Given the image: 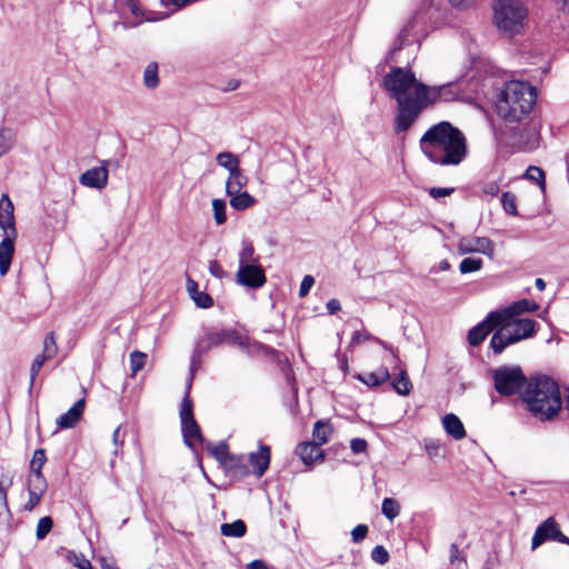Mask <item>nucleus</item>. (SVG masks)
<instances>
[{
	"label": "nucleus",
	"mask_w": 569,
	"mask_h": 569,
	"mask_svg": "<svg viewBox=\"0 0 569 569\" xmlns=\"http://www.w3.org/2000/svg\"><path fill=\"white\" fill-rule=\"evenodd\" d=\"M271 450L269 446L260 445L256 452L249 455V462L252 467V472L257 477H261L270 465Z\"/></svg>",
	"instance_id": "16"
},
{
	"label": "nucleus",
	"mask_w": 569,
	"mask_h": 569,
	"mask_svg": "<svg viewBox=\"0 0 569 569\" xmlns=\"http://www.w3.org/2000/svg\"><path fill=\"white\" fill-rule=\"evenodd\" d=\"M28 493H29V500L24 505V509L28 511H31L39 505V502L41 501L42 495H40L38 492H32V491H28Z\"/></svg>",
	"instance_id": "53"
},
{
	"label": "nucleus",
	"mask_w": 569,
	"mask_h": 569,
	"mask_svg": "<svg viewBox=\"0 0 569 569\" xmlns=\"http://www.w3.org/2000/svg\"><path fill=\"white\" fill-rule=\"evenodd\" d=\"M521 399L526 409L539 421L553 420L563 403L559 385L546 375L531 376Z\"/></svg>",
	"instance_id": "4"
},
{
	"label": "nucleus",
	"mask_w": 569,
	"mask_h": 569,
	"mask_svg": "<svg viewBox=\"0 0 569 569\" xmlns=\"http://www.w3.org/2000/svg\"><path fill=\"white\" fill-rule=\"evenodd\" d=\"M537 101V90L529 82L505 81L500 89V146L511 151H531L538 139L528 119Z\"/></svg>",
	"instance_id": "2"
},
{
	"label": "nucleus",
	"mask_w": 569,
	"mask_h": 569,
	"mask_svg": "<svg viewBox=\"0 0 569 569\" xmlns=\"http://www.w3.org/2000/svg\"><path fill=\"white\" fill-rule=\"evenodd\" d=\"M53 522L50 517H42L39 519L36 530V536L39 540L43 539L52 529Z\"/></svg>",
	"instance_id": "42"
},
{
	"label": "nucleus",
	"mask_w": 569,
	"mask_h": 569,
	"mask_svg": "<svg viewBox=\"0 0 569 569\" xmlns=\"http://www.w3.org/2000/svg\"><path fill=\"white\" fill-rule=\"evenodd\" d=\"M482 266V261L481 259H478V258H465L460 266H459V270L461 273H469V272H475L477 270H479Z\"/></svg>",
	"instance_id": "40"
},
{
	"label": "nucleus",
	"mask_w": 569,
	"mask_h": 569,
	"mask_svg": "<svg viewBox=\"0 0 569 569\" xmlns=\"http://www.w3.org/2000/svg\"><path fill=\"white\" fill-rule=\"evenodd\" d=\"M143 83L149 89H154L159 84L158 64L156 62H151L146 67Z\"/></svg>",
	"instance_id": "33"
},
{
	"label": "nucleus",
	"mask_w": 569,
	"mask_h": 569,
	"mask_svg": "<svg viewBox=\"0 0 569 569\" xmlns=\"http://www.w3.org/2000/svg\"><path fill=\"white\" fill-rule=\"evenodd\" d=\"M528 9L522 0H500V39L512 40L528 26Z\"/></svg>",
	"instance_id": "6"
},
{
	"label": "nucleus",
	"mask_w": 569,
	"mask_h": 569,
	"mask_svg": "<svg viewBox=\"0 0 569 569\" xmlns=\"http://www.w3.org/2000/svg\"><path fill=\"white\" fill-rule=\"evenodd\" d=\"M371 339H375L379 345H381L385 349L389 350L392 356L398 359V355L397 352L389 346H387L383 341H381L380 339H377V338H372L369 333H362L360 331H355L352 337H351V341H350V345L351 346H356V345H359L361 343L362 341H367V340H371Z\"/></svg>",
	"instance_id": "35"
},
{
	"label": "nucleus",
	"mask_w": 569,
	"mask_h": 569,
	"mask_svg": "<svg viewBox=\"0 0 569 569\" xmlns=\"http://www.w3.org/2000/svg\"><path fill=\"white\" fill-rule=\"evenodd\" d=\"M220 531L226 537L241 538L246 535L247 527L242 520H236L231 523L221 525Z\"/></svg>",
	"instance_id": "26"
},
{
	"label": "nucleus",
	"mask_w": 569,
	"mask_h": 569,
	"mask_svg": "<svg viewBox=\"0 0 569 569\" xmlns=\"http://www.w3.org/2000/svg\"><path fill=\"white\" fill-rule=\"evenodd\" d=\"M425 449L430 459L442 457L441 443L439 440H435V439L426 440Z\"/></svg>",
	"instance_id": "44"
},
{
	"label": "nucleus",
	"mask_w": 569,
	"mask_h": 569,
	"mask_svg": "<svg viewBox=\"0 0 569 569\" xmlns=\"http://www.w3.org/2000/svg\"><path fill=\"white\" fill-rule=\"evenodd\" d=\"M13 203L8 194L0 199V228L3 231V239L0 242V276H6L10 269L14 253V241L18 232L16 229Z\"/></svg>",
	"instance_id": "5"
},
{
	"label": "nucleus",
	"mask_w": 569,
	"mask_h": 569,
	"mask_svg": "<svg viewBox=\"0 0 569 569\" xmlns=\"http://www.w3.org/2000/svg\"><path fill=\"white\" fill-rule=\"evenodd\" d=\"M332 428L328 422L318 421L313 428V438L318 445H325L329 441Z\"/></svg>",
	"instance_id": "27"
},
{
	"label": "nucleus",
	"mask_w": 569,
	"mask_h": 569,
	"mask_svg": "<svg viewBox=\"0 0 569 569\" xmlns=\"http://www.w3.org/2000/svg\"><path fill=\"white\" fill-rule=\"evenodd\" d=\"M8 487L9 485H6L3 481H0V516L9 511L7 501Z\"/></svg>",
	"instance_id": "51"
},
{
	"label": "nucleus",
	"mask_w": 569,
	"mask_h": 569,
	"mask_svg": "<svg viewBox=\"0 0 569 569\" xmlns=\"http://www.w3.org/2000/svg\"><path fill=\"white\" fill-rule=\"evenodd\" d=\"M315 283V279L312 276H305L302 281H301V284H300V289H299V296L300 297H305L309 293L311 287L313 286Z\"/></svg>",
	"instance_id": "52"
},
{
	"label": "nucleus",
	"mask_w": 569,
	"mask_h": 569,
	"mask_svg": "<svg viewBox=\"0 0 569 569\" xmlns=\"http://www.w3.org/2000/svg\"><path fill=\"white\" fill-rule=\"evenodd\" d=\"M226 201L222 199L212 200V211L216 224L220 226L227 221Z\"/></svg>",
	"instance_id": "36"
},
{
	"label": "nucleus",
	"mask_w": 569,
	"mask_h": 569,
	"mask_svg": "<svg viewBox=\"0 0 569 569\" xmlns=\"http://www.w3.org/2000/svg\"><path fill=\"white\" fill-rule=\"evenodd\" d=\"M187 290H188L190 298H192L193 296L198 295V292H199L198 283L194 280L188 278Z\"/></svg>",
	"instance_id": "60"
},
{
	"label": "nucleus",
	"mask_w": 569,
	"mask_h": 569,
	"mask_svg": "<svg viewBox=\"0 0 569 569\" xmlns=\"http://www.w3.org/2000/svg\"><path fill=\"white\" fill-rule=\"evenodd\" d=\"M256 258H254V248L251 242L243 241L242 248L239 252V266H249L254 264Z\"/></svg>",
	"instance_id": "34"
},
{
	"label": "nucleus",
	"mask_w": 569,
	"mask_h": 569,
	"mask_svg": "<svg viewBox=\"0 0 569 569\" xmlns=\"http://www.w3.org/2000/svg\"><path fill=\"white\" fill-rule=\"evenodd\" d=\"M209 271L216 278H222L224 273L222 267L216 260L209 262Z\"/></svg>",
	"instance_id": "56"
},
{
	"label": "nucleus",
	"mask_w": 569,
	"mask_h": 569,
	"mask_svg": "<svg viewBox=\"0 0 569 569\" xmlns=\"http://www.w3.org/2000/svg\"><path fill=\"white\" fill-rule=\"evenodd\" d=\"M392 387L398 395L408 396L410 393L412 385L406 370H400L399 376L392 382Z\"/></svg>",
	"instance_id": "28"
},
{
	"label": "nucleus",
	"mask_w": 569,
	"mask_h": 569,
	"mask_svg": "<svg viewBox=\"0 0 569 569\" xmlns=\"http://www.w3.org/2000/svg\"><path fill=\"white\" fill-rule=\"evenodd\" d=\"M86 400L79 399L67 412L57 419V425L62 429L74 427L84 411Z\"/></svg>",
	"instance_id": "17"
},
{
	"label": "nucleus",
	"mask_w": 569,
	"mask_h": 569,
	"mask_svg": "<svg viewBox=\"0 0 569 569\" xmlns=\"http://www.w3.org/2000/svg\"><path fill=\"white\" fill-rule=\"evenodd\" d=\"M383 88L397 102L396 132H406L419 114L440 100H451V84L429 87L419 81L410 69L391 67L383 77Z\"/></svg>",
	"instance_id": "1"
},
{
	"label": "nucleus",
	"mask_w": 569,
	"mask_h": 569,
	"mask_svg": "<svg viewBox=\"0 0 569 569\" xmlns=\"http://www.w3.org/2000/svg\"><path fill=\"white\" fill-rule=\"evenodd\" d=\"M237 280L242 286L249 288H260L266 282L263 269L258 264L239 266L237 271Z\"/></svg>",
	"instance_id": "13"
},
{
	"label": "nucleus",
	"mask_w": 569,
	"mask_h": 569,
	"mask_svg": "<svg viewBox=\"0 0 569 569\" xmlns=\"http://www.w3.org/2000/svg\"><path fill=\"white\" fill-rule=\"evenodd\" d=\"M341 309L340 307V302L339 300L337 299H330L328 302H327V310L330 315H335L336 312H338L339 310Z\"/></svg>",
	"instance_id": "59"
},
{
	"label": "nucleus",
	"mask_w": 569,
	"mask_h": 569,
	"mask_svg": "<svg viewBox=\"0 0 569 569\" xmlns=\"http://www.w3.org/2000/svg\"><path fill=\"white\" fill-rule=\"evenodd\" d=\"M223 469L234 478H243L250 473L249 467L247 466L242 455H231Z\"/></svg>",
	"instance_id": "20"
},
{
	"label": "nucleus",
	"mask_w": 569,
	"mask_h": 569,
	"mask_svg": "<svg viewBox=\"0 0 569 569\" xmlns=\"http://www.w3.org/2000/svg\"><path fill=\"white\" fill-rule=\"evenodd\" d=\"M455 188H440L432 187L428 189V193L436 200L445 197H449L453 193Z\"/></svg>",
	"instance_id": "49"
},
{
	"label": "nucleus",
	"mask_w": 569,
	"mask_h": 569,
	"mask_svg": "<svg viewBox=\"0 0 569 569\" xmlns=\"http://www.w3.org/2000/svg\"><path fill=\"white\" fill-rule=\"evenodd\" d=\"M498 310L491 311L488 317L468 332V342L477 347L479 346L486 337L492 332V337L490 340V348L495 355L498 353Z\"/></svg>",
	"instance_id": "10"
},
{
	"label": "nucleus",
	"mask_w": 569,
	"mask_h": 569,
	"mask_svg": "<svg viewBox=\"0 0 569 569\" xmlns=\"http://www.w3.org/2000/svg\"><path fill=\"white\" fill-rule=\"evenodd\" d=\"M538 308V305L533 301H529L527 299H521L519 301L513 302L509 307L505 309H500L503 315L511 316V318H520L519 316L528 312L535 311Z\"/></svg>",
	"instance_id": "22"
},
{
	"label": "nucleus",
	"mask_w": 569,
	"mask_h": 569,
	"mask_svg": "<svg viewBox=\"0 0 569 569\" xmlns=\"http://www.w3.org/2000/svg\"><path fill=\"white\" fill-rule=\"evenodd\" d=\"M548 540H553L557 542L569 545V538L561 532L558 523L555 521L552 517H549L537 527L532 536L531 549H537L539 546H541L543 542Z\"/></svg>",
	"instance_id": "12"
},
{
	"label": "nucleus",
	"mask_w": 569,
	"mask_h": 569,
	"mask_svg": "<svg viewBox=\"0 0 569 569\" xmlns=\"http://www.w3.org/2000/svg\"><path fill=\"white\" fill-rule=\"evenodd\" d=\"M296 452L303 463L308 466L323 458V451L317 442L300 443L297 447Z\"/></svg>",
	"instance_id": "18"
},
{
	"label": "nucleus",
	"mask_w": 569,
	"mask_h": 569,
	"mask_svg": "<svg viewBox=\"0 0 569 569\" xmlns=\"http://www.w3.org/2000/svg\"><path fill=\"white\" fill-rule=\"evenodd\" d=\"M248 182L240 167L228 173L226 180V193H232L233 190H241Z\"/></svg>",
	"instance_id": "23"
},
{
	"label": "nucleus",
	"mask_w": 569,
	"mask_h": 569,
	"mask_svg": "<svg viewBox=\"0 0 569 569\" xmlns=\"http://www.w3.org/2000/svg\"><path fill=\"white\" fill-rule=\"evenodd\" d=\"M247 569H269L262 560H253L247 565Z\"/></svg>",
	"instance_id": "61"
},
{
	"label": "nucleus",
	"mask_w": 569,
	"mask_h": 569,
	"mask_svg": "<svg viewBox=\"0 0 569 569\" xmlns=\"http://www.w3.org/2000/svg\"><path fill=\"white\" fill-rule=\"evenodd\" d=\"M58 352V347L52 332L48 333L43 340V351L47 357L53 358Z\"/></svg>",
	"instance_id": "43"
},
{
	"label": "nucleus",
	"mask_w": 569,
	"mask_h": 569,
	"mask_svg": "<svg viewBox=\"0 0 569 569\" xmlns=\"http://www.w3.org/2000/svg\"><path fill=\"white\" fill-rule=\"evenodd\" d=\"M49 359H51V358L47 357L44 353H41L34 358L33 362L31 363V368H30V389L32 388L36 377L39 373V371L41 370L43 363Z\"/></svg>",
	"instance_id": "41"
},
{
	"label": "nucleus",
	"mask_w": 569,
	"mask_h": 569,
	"mask_svg": "<svg viewBox=\"0 0 569 569\" xmlns=\"http://www.w3.org/2000/svg\"><path fill=\"white\" fill-rule=\"evenodd\" d=\"M390 378V373L387 368L381 367L375 372H369L365 375H359L358 379L362 381L365 385L370 387L379 386L386 381H388Z\"/></svg>",
	"instance_id": "24"
},
{
	"label": "nucleus",
	"mask_w": 569,
	"mask_h": 569,
	"mask_svg": "<svg viewBox=\"0 0 569 569\" xmlns=\"http://www.w3.org/2000/svg\"><path fill=\"white\" fill-rule=\"evenodd\" d=\"M230 197V206L236 210H246L256 203V199L247 191L233 190L227 193Z\"/></svg>",
	"instance_id": "21"
},
{
	"label": "nucleus",
	"mask_w": 569,
	"mask_h": 569,
	"mask_svg": "<svg viewBox=\"0 0 569 569\" xmlns=\"http://www.w3.org/2000/svg\"><path fill=\"white\" fill-rule=\"evenodd\" d=\"M48 488L43 473H31L28 480V491L38 492L43 496Z\"/></svg>",
	"instance_id": "31"
},
{
	"label": "nucleus",
	"mask_w": 569,
	"mask_h": 569,
	"mask_svg": "<svg viewBox=\"0 0 569 569\" xmlns=\"http://www.w3.org/2000/svg\"><path fill=\"white\" fill-rule=\"evenodd\" d=\"M223 343L236 345L240 348L247 347L246 339L238 335L236 330L222 329L207 331L204 336L201 339H199L193 350L190 368L191 377L193 376V372L196 370L197 365L200 361L201 356L209 351L211 348L219 347Z\"/></svg>",
	"instance_id": "7"
},
{
	"label": "nucleus",
	"mask_w": 569,
	"mask_h": 569,
	"mask_svg": "<svg viewBox=\"0 0 569 569\" xmlns=\"http://www.w3.org/2000/svg\"><path fill=\"white\" fill-rule=\"evenodd\" d=\"M420 147L432 162L441 166H457L467 156L463 133L447 121L431 127L420 139Z\"/></svg>",
	"instance_id": "3"
},
{
	"label": "nucleus",
	"mask_w": 569,
	"mask_h": 569,
	"mask_svg": "<svg viewBox=\"0 0 569 569\" xmlns=\"http://www.w3.org/2000/svg\"><path fill=\"white\" fill-rule=\"evenodd\" d=\"M537 322L529 318H511L500 311V352L520 340L532 337Z\"/></svg>",
	"instance_id": "8"
},
{
	"label": "nucleus",
	"mask_w": 569,
	"mask_h": 569,
	"mask_svg": "<svg viewBox=\"0 0 569 569\" xmlns=\"http://www.w3.org/2000/svg\"><path fill=\"white\" fill-rule=\"evenodd\" d=\"M191 299L200 308H209L213 303L212 298L203 291H199L198 295L193 296Z\"/></svg>",
	"instance_id": "48"
},
{
	"label": "nucleus",
	"mask_w": 569,
	"mask_h": 569,
	"mask_svg": "<svg viewBox=\"0 0 569 569\" xmlns=\"http://www.w3.org/2000/svg\"><path fill=\"white\" fill-rule=\"evenodd\" d=\"M442 426L445 431L456 440H460L466 437V430L463 423L453 413H448L442 418Z\"/></svg>",
	"instance_id": "19"
},
{
	"label": "nucleus",
	"mask_w": 569,
	"mask_h": 569,
	"mask_svg": "<svg viewBox=\"0 0 569 569\" xmlns=\"http://www.w3.org/2000/svg\"><path fill=\"white\" fill-rule=\"evenodd\" d=\"M208 451L217 459L222 468L231 457V455L228 452V446L223 442L219 445H209Z\"/></svg>",
	"instance_id": "30"
},
{
	"label": "nucleus",
	"mask_w": 569,
	"mask_h": 569,
	"mask_svg": "<svg viewBox=\"0 0 569 569\" xmlns=\"http://www.w3.org/2000/svg\"><path fill=\"white\" fill-rule=\"evenodd\" d=\"M12 148L9 137L4 132H0V157L6 154Z\"/></svg>",
	"instance_id": "55"
},
{
	"label": "nucleus",
	"mask_w": 569,
	"mask_h": 569,
	"mask_svg": "<svg viewBox=\"0 0 569 569\" xmlns=\"http://www.w3.org/2000/svg\"><path fill=\"white\" fill-rule=\"evenodd\" d=\"M180 421L184 443L193 448L196 443L203 441L200 427L193 417V405L188 393L184 396L180 407Z\"/></svg>",
	"instance_id": "9"
},
{
	"label": "nucleus",
	"mask_w": 569,
	"mask_h": 569,
	"mask_svg": "<svg viewBox=\"0 0 569 569\" xmlns=\"http://www.w3.org/2000/svg\"><path fill=\"white\" fill-rule=\"evenodd\" d=\"M523 178L529 181L536 182L541 189V191L546 190V174L541 168L536 166L528 167L523 174Z\"/></svg>",
	"instance_id": "29"
},
{
	"label": "nucleus",
	"mask_w": 569,
	"mask_h": 569,
	"mask_svg": "<svg viewBox=\"0 0 569 569\" xmlns=\"http://www.w3.org/2000/svg\"><path fill=\"white\" fill-rule=\"evenodd\" d=\"M535 286L536 288L539 290V291H543L545 288H546V282L543 279L541 278H537L536 281H535Z\"/></svg>",
	"instance_id": "64"
},
{
	"label": "nucleus",
	"mask_w": 569,
	"mask_h": 569,
	"mask_svg": "<svg viewBox=\"0 0 569 569\" xmlns=\"http://www.w3.org/2000/svg\"><path fill=\"white\" fill-rule=\"evenodd\" d=\"M368 533V526L367 525H358L353 528L351 531V538L355 543L361 542Z\"/></svg>",
	"instance_id": "50"
},
{
	"label": "nucleus",
	"mask_w": 569,
	"mask_h": 569,
	"mask_svg": "<svg viewBox=\"0 0 569 569\" xmlns=\"http://www.w3.org/2000/svg\"><path fill=\"white\" fill-rule=\"evenodd\" d=\"M483 192L486 194L495 197L498 193V184L495 181L487 182L483 187Z\"/></svg>",
	"instance_id": "58"
},
{
	"label": "nucleus",
	"mask_w": 569,
	"mask_h": 569,
	"mask_svg": "<svg viewBox=\"0 0 569 569\" xmlns=\"http://www.w3.org/2000/svg\"><path fill=\"white\" fill-rule=\"evenodd\" d=\"M371 558L379 565H385L389 561V553L382 546H376L371 551Z\"/></svg>",
	"instance_id": "46"
},
{
	"label": "nucleus",
	"mask_w": 569,
	"mask_h": 569,
	"mask_svg": "<svg viewBox=\"0 0 569 569\" xmlns=\"http://www.w3.org/2000/svg\"><path fill=\"white\" fill-rule=\"evenodd\" d=\"M147 360V355L141 351H133L130 353V368H131V376H136V373L141 370Z\"/></svg>",
	"instance_id": "38"
},
{
	"label": "nucleus",
	"mask_w": 569,
	"mask_h": 569,
	"mask_svg": "<svg viewBox=\"0 0 569 569\" xmlns=\"http://www.w3.org/2000/svg\"><path fill=\"white\" fill-rule=\"evenodd\" d=\"M458 251L461 254L481 252L493 256V243L485 237H463L458 243Z\"/></svg>",
	"instance_id": "15"
},
{
	"label": "nucleus",
	"mask_w": 569,
	"mask_h": 569,
	"mask_svg": "<svg viewBox=\"0 0 569 569\" xmlns=\"http://www.w3.org/2000/svg\"><path fill=\"white\" fill-rule=\"evenodd\" d=\"M47 461L46 451L43 449H37L33 452L30 461L31 473H42V468Z\"/></svg>",
	"instance_id": "37"
},
{
	"label": "nucleus",
	"mask_w": 569,
	"mask_h": 569,
	"mask_svg": "<svg viewBox=\"0 0 569 569\" xmlns=\"http://www.w3.org/2000/svg\"><path fill=\"white\" fill-rule=\"evenodd\" d=\"M449 2L452 7L465 10L470 8L476 2V0H449Z\"/></svg>",
	"instance_id": "57"
},
{
	"label": "nucleus",
	"mask_w": 569,
	"mask_h": 569,
	"mask_svg": "<svg viewBox=\"0 0 569 569\" xmlns=\"http://www.w3.org/2000/svg\"><path fill=\"white\" fill-rule=\"evenodd\" d=\"M126 438V430L122 426H118L112 433V443L114 446V455L122 448Z\"/></svg>",
	"instance_id": "47"
},
{
	"label": "nucleus",
	"mask_w": 569,
	"mask_h": 569,
	"mask_svg": "<svg viewBox=\"0 0 569 569\" xmlns=\"http://www.w3.org/2000/svg\"><path fill=\"white\" fill-rule=\"evenodd\" d=\"M68 559L73 566H76L79 569H92L91 562L82 555L70 552L68 555Z\"/></svg>",
	"instance_id": "45"
},
{
	"label": "nucleus",
	"mask_w": 569,
	"mask_h": 569,
	"mask_svg": "<svg viewBox=\"0 0 569 569\" xmlns=\"http://www.w3.org/2000/svg\"><path fill=\"white\" fill-rule=\"evenodd\" d=\"M127 6H128L130 12L134 17H139L140 16V8H139V6L133 0H129Z\"/></svg>",
	"instance_id": "62"
},
{
	"label": "nucleus",
	"mask_w": 569,
	"mask_h": 569,
	"mask_svg": "<svg viewBox=\"0 0 569 569\" xmlns=\"http://www.w3.org/2000/svg\"><path fill=\"white\" fill-rule=\"evenodd\" d=\"M216 162L219 167L227 170L228 173L231 172L232 170L237 169L238 167H240L239 157L230 151L219 152L216 156Z\"/></svg>",
	"instance_id": "25"
},
{
	"label": "nucleus",
	"mask_w": 569,
	"mask_h": 569,
	"mask_svg": "<svg viewBox=\"0 0 569 569\" xmlns=\"http://www.w3.org/2000/svg\"><path fill=\"white\" fill-rule=\"evenodd\" d=\"M500 201L502 203L503 210L507 213H509L511 216H517L518 214V211H517V198H516L515 194H512L510 192H503Z\"/></svg>",
	"instance_id": "39"
},
{
	"label": "nucleus",
	"mask_w": 569,
	"mask_h": 569,
	"mask_svg": "<svg viewBox=\"0 0 569 569\" xmlns=\"http://www.w3.org/2000/svg\"><path fill=\"white\" fill-rule=\"evenodd\" d=\"M100 563H101L102 569H118V567L116 566V563L113 561H110L104 557L100 558Z\"/></svg>",
	"instance_id": "63"
},
{
	"label": "nucleus",
	"mask_w": 569,
	"mask_h": 569,
	"mask_svg": "<svg viewBox=\"0 0 569 569\" xmlns=\"http://www.w3.org/2000/svg\"><path fill=\"white\" fill-rule=\"evenodd\" d=\"M528 379L519 366L500 367V396H511L526 388Z\"/></svg>",
	"instance_id": "11"
},
{
	"label": "nucleus",
	"mask_w": 569,
	"mask_h": 569,
	"mask_svg": "<svg viewBox=\"0 0 569 569\" xmlns=\"http://www.w3.org/2000/svg\"><path fill=\"white\" fill-rule=\"evenodd\" d=\"M106 164L107 161H103L100 167L88 169L80 176L79 182L88 188L103 189L109 179V171Z\"/></svg>",
	"instance_id": "14"
},
{
	"label": "nucleus",
	"mask_w": 569,
	"mask_h": 569,
	"mask_svg": "<svg viewBox=\"0 0 569 569\" xmlns=\"http://www.w3.org/2000/svg\"><path fill=\"white\" fill-rule=\"evenodd\" d=\"M381 512L388 520L392 521L400 513V505L392 498H385L382 500Z\"/></svg>",
	"instance_id": "32"
},
{
	"label": "nucleus",
	"mask_w": 569,
	"mask_h": 569,
	"mask_svg": "<svg viewBox=\"0 0 569 569\" xmlns=\"http://www.w3.org/2000/svg\"><path fill=\"white\" fill-rule=\"evenodd\" d=\"M350 447L355 453H360V452L366 451L368 443L365 439L355 438L351 440Z\"/></svg>",
	"instance_id": "54"
}]
</instances>
